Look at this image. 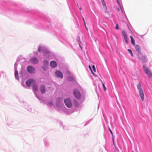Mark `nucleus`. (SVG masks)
Wrapping results in <instances>:
<instances>
[{
  "label": "nucleus",
  "mask_w": 152,
  "mask_h": 152,
  "mask_svg": "<svg viewBox=\"0 0 152 152\" xmlns=\"http://www.w3.org/2000/svg\"><path fill=\"white\" fill-rule=\"evenodd\" d=\"M132 152H134L133 151Z\"/></svg>",
  "instance_id": "36"
},
{
  "label": "nucleus",
  "mask_w": 152,
  "mask_h": 152,
  "mask_svg": "<svg viewBox=\"0 0 152 152\" xmlns=\"http://www.w3.org/2000/svg\"><path fill=\"white\" fill-rule=\"evenodd\" d=\"M15 76L17 79L18 80L19 78L18 76V73L17 70H16L15 72Z\"/></svg>",
  "instance_id": "15"
},
{
  "label": "nucleus",
  "mask_w": 152,
  "mask_h": 152,
  "mask_svg": "<svg viewBox=\"0 0 152 152\" xmlns=\"http://www.w3.org/2000/svg\"><path fill=\"white\" fill-rule=\"evenodd\" d=\"M125 41L127 44H128L129 43V38L127 36L124 37Z\"/></svg>",
  "instance_id": "16"
},
{
  "label": "nucleus",
  "mask_w": 152,
  "mask_h": 152,
  "mask_svg": "<svg viewBox=\"0 0 152 152\" xmlns=\"http://www.w3.org/2000/svg\"><path fill=\"white\" fill-rule=\"evenodd\" d=\"M64 102L66 105L68 107L70 108L72 107V103L69 99H64Z\"/></svg>",
  "instance_id": "6"
},
{
  "label": "nucleus",
  "mask_w": 152,
  "mask_h": 152,
  "mask_svg": "<svg viewBox=\"0 0 152 152\" xmlns=\"http://www.w3.org/2000/svg\"><path fill=\"white\" fill-rule=\"evenodd\" d=\"M85 27H86V30L87 31H88V29L87 28L86 26V24H85Z\"/></svg>",
  "instance_id": "31"
},
{
  "label": "nucleus",
  "mask_w": 152,
  "mask_h": 152,
  "mask_svg": "<svg viewBox=\"0 0 152 152\" xmlns=\"http://www.w3.org/2000/svg\"><path fill=\"white\" fill-rule=\"evenodd\" d=\"M122 35L124 37L127 36L126 35V32L125 31H122Z\"/></svg>",
  "instance_id": "17"
},
{
  "label": "nucleus",
  "mask_w": 152,
  "mask_h": 152,
  "mask_svg": "<svg viewBox=\"0 0 152 152\" xmlns=\"http://www.w3.org/2000/svg\"><path fill=\"white\" fill-rule=\"evenodd\" d=\"M74 102L77 105H78V103L77 102L76 100H74Z\"/></svg>",
  "instance_id": "27"
},
{
  "label": "nucleus",
  "mask_w": 152,
  "mask_h": 152,
  "mask_svg": "<svg viewBox=\"0 0 152 152\" xmlns=\"http://www.w3.org/2000/svg\"><path fill=\"white\" fill-rule=\"evenodd\" d=\"M35 81L33 79H28L26 82V85L28 87H30L31 86H32L35 83Z\"/></svg>",
  "instance_id": "4"
},
{
  "label": "nucleus",
  "mask_w": 152,
  "mask_h": 152,
  "mask_svg": "<svg viewBox=\"0 0 152 152\" xmlns=\"http://www.w3.org/2000/svg\"><path fill=\"white\" fill-rule=\"evenodd\" d=\"M143 68L145 72L147 75L150 78L152 77V73L150 70L148 68L146 67L145 65H143Z\"/></svg>",
  "instance_id": "2"
},
{
  "label": "nucleus",
  "mask_w": 152,
  "mask_h": 152,
  "mask_svg": "<svg viewBox=\"0 0 152 152\" xmlns=\"http://www.w3.org/2000/svg\"><path fill=\"white\" fill-rule=\"evenodd\" d=\"M58 100H59V101H61V100H62V99L61 98H58V99H57V100L58 101Z\"/></svg>",
  "instance_id": "30"
},
{
  "label": "nucleus",
  "mask_w": 152,
  "mask_h": 152,
  "mask_svg": "<svg viewBox=\"0 0 152 152\" xmlns=\"http://www.w3.org/2000/svg\"><path fill=\"white\" fill-rule=\"evenodd\" d=\"M137 87L139 91V95L142 101H143L144 99V94L143 91L142 89L140 83H139L137 85Z\"/></svg>",
  "instance_id": "1"
},
{
  "label": "nucleus",
  "mask_w": 152,
  "mask_h": 152,
  "mask_svg": "<svg viewBox=\"0 0 152 152\" xmlns=\"http://www.w3.org/2000/svg\"><path fill=\"white\" fill-rule=\"evenodd\" d=\"M140 54V55H137L138 58L139 60L142 61L143 63H146L147 62L145 56L144 55H143Z\"/></svg>",
  "instance_id": "5"
},
{
  "label": "nucleus",
  "mask_w": 152,
  "mask_h": 152,
  "mask_svg": "<svg viewBox=\"0 0 152 152\" xmlns=\"http://www.w3.org/2000/svg\"><path fill=\"white\" fill-rule=\"evenodd\" d=\"M40 89L41 93L42 94H44L45 93V86L44 85H41L40 88Z\"/></svg>",
  "instance_id": "11"
},
{
  "label": "nucleus",
  "mask_w": 152,
  "mask_h": 152,
  "mask_svg": "<svg viewBox=\"0 0 152 152\" xmlns=\"http://www.w3.org/2000/svg\"><path fill=\"white\" fill-rule=\"evenodd\" d=\"M33 90L34 92H37L38 90V86L37 84L35 83L32 86Z\"/></svg>",
  "instance_id": "10"
},
{
  "label": "nucleus",
  "mask_w": 152,
  "mask_h": 152,
  "mask_svg": "<svg viewBox=\"0 0 152 152\" xmlns=\"http://www.w3.org/2000/svg\"><path fill=\"white\" fill-rule=\"evenodd\" d=\"M49 104L50 105H52L53 104V103L52 102L49 103Z\"/></svg>",
  "instance_id": "32"
},
{
  "label": "nucleus",
  "mask_w": 152,
  "mask_h": 152,
  "mask_svg": "<svg viewBox=\"0 0 152 152\" xmlns=\"http://www.w3.org/2000/svg\"><path fill=\"white\" fill-rule=\"evenodd\" d=\"M135 49L136 51L139 53V54L141 53V48L140 46L138 45H136L135 46Z\"/></svg>",
  "instance_id": "12"
},
{
  "label": "nucleus",
  "mask_w": 152,
  "mask_h": 152,
  "mask_svg": "<svg viewBox=\"0 0 152 152\" xmlns=\"http://www.w3.org/2000/svg\"><path fill=\"white\" fill-rule=\"evenodd\" d=\"M50 65L51 67L54 68L57 66V64L55 61H52L50 62Z\"/></svg>",
  "instance_id": "13"
},
{
  "label": "nucleus",
  "mask_w": 152,
  "mask_h": 152,
  "mask_svg": "<svg viewBox=\"0 0 152 152\" xmlns=\"http://www.w3.org/2000/svg\"><path fill=\"white\" fill-rule=\"evenodd\" d=\"M113 145H115L114 141V138H113Z\"/></svg>",
  "instance_id": "28"
},
{
  "label": "nucleus",
  "mask_w": 152,
  "mask_h": 152,
  "mask_svg": "<svg viewBox=\"0 0 152 152\" xmlns=\"http://www.w3.org/2000/svg\"><path fill=\"white\" fill-rule=\"evenodd\" d=\"M55 75L56 76L59 78H62L63 77V74L62 73L58 71L56 72Z\"/></svg>",
  "instance_id": "8"
},
{
  "label": "nucleus",
  "mask_w": 152,
  "mask_h": 152,
  "mask_svg": "<svg viewBox=\"0 0 152 152\" xmlns=\"http://www.w3.org/2000/svg\"><path fill=\"white\" fill-rule=\"evenodd\" d=\"M43 52L44 54H49V52L48 51V50H45L44 49L43 50Z\"/></svg>",
  "instance_id": "19"
},
{
  "label": "nucleus",
  "mask_w": 152,
  "mask_h": 152,
  "mask_svg": "<svg viewBox=\"0 0 152 152\" xmlns=\"http://www.w3.org/2000/svg\"><path fill=\"white\" fill-rule=\"evenodd\" d=\"M117 10L118 11H119V10H120L119 9V8H117Z\"/></svg>",
  "instance_id": "33"
},
{
  "label": "nucleus",
  "mask_w": 152,
  "mask_h": 152,
  "mask_svg": "<svg viewBox=\"0 0 152 152\" xmlns=\"http://www.w3.org/2000/svg\"><path fill=\"white\" fill-rule=\"evenodd\" d=\"M108 129H109L110 132L111 134L112 135L113 137V133L112 132V131H111V130L110 129V128L109 127H108Z\"/></svg>",
  "instance_id": "25"
},
{
  "label": "nucleus",
  "mask_w": 152,
  "mask_h": 152,
  "mask_svg": "<svg viewBox=\"0 0 152 152\" xmlns=\"http://www.w3.org/2000/svg\"><path fill=\"white\" fill-rule=\"evenodd\" d=\"M48 63V61L47 60H44L43 61V63L44 64H47Z\"/></svg>",
  "instance_id": "23"
},
{
  "label": "nucleus",
  "mask_w": 152,
  "mask_h": 152,
  "mask_svg": "<svg viewBox=\"0 0 152 152\" xmlns=\"http://www.w3.org/2000/svg\"><path fill=\"white\" fill-rule=\"evenodd\" d=\"M27 70L29 73H32L35 72V69L32 66H28L27 68Z\"/></svg>",
  "instance_id": "7"
},
{
  "label": "nucleus",
  "mask_w": 152,
  "mask_h": 152,
  "mask_svg": "<svg viewBox=\"0 0 152 152\" xmlns=\"http://www.w3.org/2000/svg\"><path fill=\"white\" fill-rule=\"evenodd\" d=\"M130 38H131V42L132 44H133V45H135V41L134 39H133L132 37V36H130Z\"/></svg>",
  "instance_id": "14"
},
{
  "label": "nucleus",
  "mask_w": 152,
  "mask_h": 152,
  "mask_svg": "<svg viewBox=\"0 0 152 152\" xmlns=\"http://www.w3.org/2000/svg\"><path fill=\"white\" fill-rule=\"evenodd\" d=\"M92 68L93 70V71L94 72H96V69L95 68V66L94 65H93L92 66Z\"/></svg>",
  "instance_id": "24"
},
{
  "label": "nucleus",
  "mask_w": 152,
  "mask_h": 152,
  "mask_svg": "<svg viewBox=\"0 0 152 152\" xmlns=\"http://www.w3.org/2000/svg\"><path fill=\"white\" fill-rule=\"evenodd\" d=\"M44 49H43L42 47L41 46H39L38 49V51L39 52H40L41 51H43V50H44Z\"/></svg>",
  "instance_id": "18"
},
{
  "label": "nucleus",
  "mask_w": 152,
  "mask_h": 152,
  "mask_svg": "<svg viewBox=\"0 0 152 152\" xmlns=\"http://www.w3.org/2000/svg\"><path fill=\"white\" fill-rule=\"evenodd\" d=\"M31 61L33 64H37L38 63L39 60L37 58L33 57L31 59Z\"/></svg>",
  "instance_id": "9"
},
{
  "label": "nucleus",
  "mask_w": 152,
  "mask_h": 152,
  "mask_svg": "<svg viewBox=\"0 0 152 152\" xmlns=\"http://www.w3.org/2000/svg\"><path fill=\"white\" fill-rule=\"evenodd\" d=\"M80 10H81V7L80 8Z\"/></svg>",
  "instance_id": "35"
},
{
  "label": "nucleus",
  "mask_w": 152,
  "mask_h": 152,
  "mask_svg": "<svg viewBox=\"0 0 152 152\" xmlns=\"http://www.w3.org/2000/svg\"><path fill=\"white\" fill-rule=\"evenodd\" d=\"M82 18H83V21H84V24H85V25L86 23H85V22L84 18H83V17H82Z\"/></svg>",
  "instance_id": "29"
},
{
  "label": "nucleus",
  "mask_w": 152,
  "mask_h": 152,
  "mask_svg": "<svg viewBox=\"0 0 152 152\" xmlns=\"http://www.w3.org/2000/svg\"><path fill=\"white\" fill-rule=\"evenodd\" d=\"M100 81H101V82H102V83H102V80H101V79H100Z\"/></svg>",
  "instance_id": "34"
},
{
  "label": "nucleus",
  "mask_w": 152,
  "mask_h": 152,
  "mask_svg": "<svg viewBox=\"0 0 152 152\" xmlns=\"http://www.w3.org/2000/svg\"><path fill=\"white\" fill-rule=\"evenodd\" d=\"M115 28L117 29H119V27L118 24H117L115 27Z\"/></svg>",
  "instance_id": "26"
},
{
  "label": "nucleus",
  "mask_w": 152,
  "mask_h": 152,
  "mask_svg": "<svg viewBox=\"0 0 152 152\" xmlns=\"http://www.w3.org/2000/svg\"><path fill=\"white\" fill-rule=\"evenodd\" d=\"M127 50L129 52V53L131 54L132 56L133 57V54L132 50L130 49H128Z\"/></svg>",
  "instance_id": "20"
},
{
  "label": "nucleus",
  "mask_w": 152,
  "mask_h": 152,
  "mask_svg": "<svg viewBox=\"0 0 152 152\" xmlns=\"http://www.w3.org/2000/svg\"><path fill=\"white\" fill-rule=\"evenodd\" d=\"M73 94L76 98L80 99L81 98V96L79 91L77 89H75L73 91Z\"/></svg>",
  "instance_id": "3"
},
{
  "label": "nucleus",
  "mask_w": 152,
  "mask_h": 152,
  "mask_svg": "<svg viewBox=\"0 0 152 152\" xmlns=\"http://www.w3.org/2000/svg\"><path fill=\"white\" fill-rule=\"evenodd\" d=\"M89 68L90 69L91 72H92V73L95 76H97V75H96L94 74V73L93 72L92 69H91V66L89 65Z\"/></svg>",
  "instance_id": "21"
},
{
  "label": "nucleus",
  "mask_w": 152,
  "mask_h": 152,
  "mask_svg": "<svg viewBox=\"0 0 152 152\" xmlns=\"http://www.w3.org/2000/svg\"><path fill=\"white\" fill-rule=\"evenodd\" d=\"M102 86L103 87V88H104V91H106V87L105 86V85L103 83H102Z\"/></svg>",
  "instance_id": "22"
}]
</instances>
